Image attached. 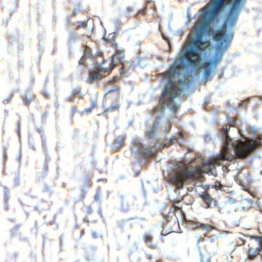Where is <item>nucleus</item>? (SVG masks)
Masks as SVG:
<instances>
[{
  "instance_id": "14",
  "label": "nucleus",
  "mask_w": 262,
  "mask_h": 262,
  "mask_svg": "<svg viewBox=\"0 0 262 262\" xmlns=\"http://www.w3.org/2000/svg\"><path fill=\"white\" fill-rule=\"evenodd\" d=\"M143 238L144 241L148 244L149 245V246L152 247V248H155L157 247V245L154 244L152 243V236L149 234H146L144 235Z\"/></svg>"
},
{
  "instance_id": "35",
  "label": "nucleus",
  "mask_w": 262,
  "mask_h": 262,
  "mask_svg": "<svg viewBox=\"0 0 262 262\" xmlns=\"http://www.w3.org/2000/svg\"><path fill=\"white\" fill-rule=\"evenodd\" d=\"M75 111H76L75 107H73L72 108V112H73V113H74V112H75Z\"/></svg>"
},
{
  "instance_id": "31",
  "label": "nucleus",
  "mask_w": 262,
  "mask_h": 262,
  "mask_svg": "<svg viewBox=\"0 0 262 262\" xmlns=\"http://www.w3.org/2000/svg\"><path fill=\"white\" fill-rule=\"evenodd\" d=\"M181 33H181H183V29H179V30L177 31L176 33Z\"/></svg>"
},
{
  "instance_id": "37",
  "label": "nucleus",
  "mask_w": 262,
  "mask_h": 262,
  "mask_svg": "<svg viewBox=\"0 0 262 262\" xmlns=\"http://www.w3.org/2000/svg\"><path fill=\"white\" fill-rule=\"evenodd\" d=\"M6 100L7 101V102H9L10 100V97H7L6 98Z\"/></svg>"
},
{
  "instance_id": "45",
  "label": "nucleus",
  "mask_w": 262,
  "mask_h": 262,
  "mask_svg": "<svg viewBox=\"0 0 262 262\" xmlns=\"http://www.w3.org/2000/svg\"><path fill=\"white\" fill-rule=\"evenodd\" d=\"M147 256H149V258H150V256L149 255H147Z\"/></svg>"
},
{
  "instance_id": "17",
  "label": "nucleus",
  "mask_w": 262,
  "mask_h": 262,
  "mask_svg": "<svg viewBox=\"0 0 262 262\" xmlns=\"http://www.w3.org/2000/svg\"><path fill=\"white\" fill-rule=\"evenodd\" d=\"M31 97L30 95L28 96L26 94H24L22 96L23 101L24 103L26 105H28L30 104L31 102Z\"/></svg>"
},
{
  "instance_id": "24",
  "label": "nucleus",
  "mask_w": 262,
  "mask_h": 262,
  "mask_svg": "<svg viewBox=\"0 0 262 262\" xmlns=\"http://www.w3.org/2000/svg\"><path fill=\"white\" fill-rule=\"evenodd\" d=\"M78 23H79V26L85 27V22L84 21H80Z\"/></svg>"
},
{
  "instance_id": "11",
  "label": "nucleus",
  "mask_w": 262,
  "mask_h": 262,
  "mask_svg": "<svg viewBox=\"0 0 262 262\" xmlns=\"http://www.w3.org/2000/svg\"><path fill=\"white\" fill-rule=\"evenodd\" d=\"M192 227L193 228H200L205 231L211 230L214 229V227L208 224H202L199 222H193L192 224Z\"/></svg>"
},
{
  "instance_id": "9",
  "label": "nucleus",
  "mask_w": 262,
  "mask_h": 262,
  "mask_svg": "<svg viewBox=\"0 0 262 262\" xmlns=\"http://www.w3.org/2000/svg\"><path fill=\"white\" fill-rule=\"evenodd\" d=\"M159 125L158 122H155L149 130L146 132V137L147 138H156L158 137V132L159 131Z\"/></svg>"
},
{
  "instance_id": "12",
  "label": "nucleus",
  "mask_w": 262,
  "mask_h": 262,
  "mask_svg": "<svg viewBox=\"0 0 262 262\" xmlns=\"http://www.w3.org/2000/svg\"><path fill=\"white\" fill-rule=\"evenodd\" d=\"M168 141L169 144H173L174 143H178L181 145L184 142L183 136L182 134L179 133L177 134L176 136L170 138Z\"/></svg>"
},
{
  "instance_id": "38",
  "label": "nucleus",
  "mask_w": 262,
  "mask_h": 262,
  "mask_svg": "<svg viewBox=\"0 0 262 262\" xmlns=\"http://www.w3.org/2000/svg\"><path fill=\"white\" fill-rule=\"evenodd\" d=\"M17 159H18V161H20V155H18V156H17Z\"/></svg>"
},
{
  "instance_id": "47",
  "label": "nucleus",
  "mask_w": 262,
  "mask_h": 262,
  "mask_svg": "<svg viewBox=\"0 0 262 262\" xmlns=\"http://www.w3.org/2000/svg\"><path fill=\"white\" fill-rule=\"evenodd\" d=\"M261 213H262V210H261Z\"/></svg>"
},
{
  "instance_id": "7",
  "label": "nucleus",
  "mask_w": 262,
  "mask_h": 262,
  "mask_svg": "<svg viewBox=\"0 0 262 262\" xmlns=\"http://www.w3.org/2000/svg\"><path fill=\"white\" fill-rule=\"evenodd\" d=\"M107 71L106 68L101 67L96 68L90 72L88 81L89 83H92L96 80H99L105 76L104 73Z\"/></svg>"
},
{
  "instance_id": "27",
  "label": "nucleus",
  "mask_w": 262,
  "mask_h": 262,
  "mask_svg": "<svg viewBox=\"0 0 262 262\" xmlns=\"http://www.w3.org/2000/svg\"><path fill=\"white\" fill-rule=\"evenodd\" d=\"M168 130V127H165V129H164V131H163V132H164V135H165L167 134V133Z\"/></svg>"
},
{
  "instance_id": "28",
  "label": "nucleus",
  "mask_w": 262,
  "mask_h": 262,
  "mask_svg": "<svg viewBox=\"0 0 262 262\" xmlns=\"http://www.w3.org/2000/svg\"><path fill=\"white\" fill-rule=\"evenodd\" d=\"M20 122H18V129H17V133L18 134H19V132H20Z\"/></svg>"
},
{
  "instance_id": "22",
  "label": "nucleus",
  "mask_w": 262,
  "mask_h": 262,
  "mask_svg": "<svg viewBox=\"0 0 262 262\" xmlns=\"http://www.w3.org/2000/svg\"><path fill=\"white\" fill-rule=\"evenodd\" d=\"M118 90V88L117 87L115 88H113V89H110L108 90L106 92V94H108V93L112 92L117 91Z\"/></svg>"
},
{
  "instance_id": "19",
  "label": "nucleus",
  "mask_w": 262,
  "mask_h": 262,
  "mask_svg": "<svg viewBox=\"0 0 262 262\" xmlns=\"http://www.w3.org/2000/svg\"><path fill=\"white\" fill-rule=\"evenodd\" d=\"M73 94L74 96H77L78 97H81L82 95V93H81L80 90L77 88L74 89L73 90Z\"/></svg>"
},
{
  "instance_id": "25",
  "label": "nucleus",
  "mask_w": 262,
  "mask_h": 262,
  "mask_svg": "<svg viewBox=\"0 0 262 262\" xmlns=\"http://www.w3.org/2000/svg\"><path fill=\"white\" fill-rule=\"evenodd\" d=\"M5 195L6 196L7 198L8 199V197H9V194H8V189H5Z\"/></svg>"
},
{
  "instance_id": "36",
  "label": "nucleus",
  "mask_w": 262,
  "mask_h": 262,
  "mask_svg": "<svg viewBox=\"0 0 262 262\" xmlns=\"http://www.w3.org/2000/svg\"><path fill=\"white\" fill-rule=\"evenodd\" d=\"M198 241L200 242H203L204 241V238H199Z\"/></svg>"
},
{
  "instance_id": "26",
  "label": "nucleus",
  "mask_w": 262,
  "mask_h": 262,
  "mask_svg": "<svg viewBox=\"0 0 262 262\" xmlns=\"http://www.w3.org/2000/svg\"><path fill=\"white\" fill-rule=\"evenodd\" d=\"M115 26L117 27L120 25V22L119 20H116L114 22Z\"/></svg>"
},
{
  "instance_id": "43",
  "label": "nucleus",
  "mask_w": 262,
  "mask_h": 262,
  "mask_svg": "<svg viewBox=\"0 0 262 262\" xmlns=\"http://www.w3.org/2000/svg\"><path fill=\"white\" fill-rule=\"evenodd\" d=\"M42 143L43 144H46V141L43 140V139L42 140Z\"/></svg>"
},
{
  "instance_id": "21",
  "label": "nucleus",
  "mask_w": 262,
  "mask_h": 262,
  "mask_svg": "<svg viewBox=\"0 0 262 262\" xmlns=\"http://www.w3.org/2000/svg\"><path fill=\"white\" fill-rule=\"evenodd\" d=\"M216 189H220L223 191H225V189H227V187L221 184H219V185H216Z\"/></svg>"
},
{
  "instance_id": "40",
  "label": "nucleus",
  "mask_w": 262,
  "mask_h": 262,
  "mask_svg": "<svg viewBox=\"0 0 262 262\" xmlns=\"http://www.w3.org/2000/svg\"><path fill=\"white\" fill-rule=\"evenodd\" d=\"M210 241H211V242H214V238H211Z\"/></svg>"
},
{
  "instance_id": "1",
  "label": "nucleus",
  "mask_w": 262,
  "mask_h": 262,
  "mask_svg": "<svg viewBox=\"0 0 262 262\" xmlns=\"http://www.w3.org/2000/svg\"><path fill=\"white\" fill-rule=\"evenodd\" d=\"M246 0H212L204 9L199 23L184 52L175 61L169 72L163 73L166 82L159 97L160 112L168 121L176 113L177 96L191 92L196 85L192 77L204 70L203 82L212 78L232 38L233 31Z\"/></svg>"
},
{
  "instance_id": "39",
  "label": "nucleus",
  "mask_w": 262,
  "mask_h": 262,
  "mask_svg": "<svg viewBox=\"0 0 262 262\" xmlns=\"http://www.w3.org/2000/svg\"><path fill=\"white\" fill-rule=\"evenodd\" d=\"M5 157H6V149L5 148Z\"/></svg>"
},
{
  "instance_id": "30",
  "label": "nucleus",
  "mask_w": 262,
  "mask_h": 262,
  "mask_svg": "<svg viewBox=\"0 0 262 262\" xmlns=\"http://www.w3.org/2000/svg\"><path fill=\"white\" fill-rule=\"evenodd\" d=\"M92 235L94 237H96L97 236L96 233L95 231H93L92 233Z\"/></svg>"
},
{
  "instance_id": "42",
  "label": "nucleus",
  "mask_w": 262,
  "mask_h": 262,
  "mask_svg": "<svg viewBox=\"0 0 262 262\" xmlns=\"http://www.w3.org/2000/svg\"><path fill=\"white\" fill-rule=\"evenodd\" d=\"M244 104V102H242V103H241V106H243Z\"/></svg>"
},
{
  "instance_id": "4",
  "label": "nucleus",
  "mask_w": 262,
  "mask_h": 262,
  "mask_svg": "<svg viewBox=\"0 0 262 262\" xmlns=\"http://www.w3.org/2000/svg\"><path fill=\"white\" fill-rule=\"evenodd\" d=\"M235 192L231 191L226 196V203L224 205L220 204L219 202L214 199L208 192L204 191L200 195L203 201V207L205 209H213L216 208L219 213H230L232 210L230 209V204L236 203Z\"/></svg>"
},
{
  "instance_id": "29",
  "label": "nucleus",
  "mask_w": 262,
  "mask_h": 262,
  "mask_svg": "<svg viewBox=\"0 0 262 262\" xmlns=\"http://www.w3.org/2000/svg\"><path fill=\"white\" fill-rule=\"evenodd\" d=\"M43 95H44V96L45 97H48V93H47V92L46 91L44 90L43 92Z\"/></svg>"
},
{
  "instance_id": "23",
  "label": "nucleus",
  "mask_w": 262,
  "mask_h": 262,
  "mask_svg": "<svg viewBox=\"0 0 262 262\" xmlns=\"http://www.w3.org/2000/svg\"><path fill=\"white\" fill-rule=\"evenodd\" d=\"M100 200V192H98L95 197V200L96 201H99Z\"/></svg>"
},
{
  "instance_id": "2",
  "label": "nucleus",
  "mask_w": 262,
  "mask_h": 262,
  "mask_svg": "<svg viewBox=\"0 0 262 262\" xmlns=\"http://www.w3.org/2000/svg\"><path fill=\"white\" fill-rule=\"evenodd\" d=\"M246 0H212L204 9L199 23L184 52L175 61L169 72L163 73L166 82L159 97L160 112L168 121L176 113L177 96L191 92L196 85L192 77L204 70L203 82L212 78L232 38L233 31Z\"/></svg>"
},
{
  "instance_id": "16",
  "label": "nucleus",
  "mask_w": 262,
  "mask_h": 262,
  "mask_svg": "<svg viewBox=\"0 0 262 262\" xmlns=\"http://www.w3.org/2000/svg\"><path fill=\"white\" fill-rule=\"evenodd\" d=\"M96 105V99H94L92 101V105L91 107L86 108L85 110L83 111V113L88 114L91 112L92 110H93Z\"/></svg>"
},
{
  "instance_id": "15",
  "label": "nucleus",
  "mask_w": 262,
  "mask_h": 262,
  "mask_svg": "<svg viewBox=\"0 0 262 262\" xmlns=\"http://www.w3.org/2000/svg\"><path fill=\"white\" fill-rule=\"evenodd\" d=\"M120 198L121 200V209L122 211H126L128 209H129V206L128 203L126 202L125 196L124 195H120Z\"/></svg>"
},
{
  "instance_id": "8",
  "label": "nucleus",
  "mask_w": 262,
  "mask_h": 262,
  "mask_svg": "<svg viewBox=\"0 0 262 262\" xmlns=\"http://www.w3.org/2000/svg\"><path fill=\"white\" fill-rule=\"evenodd\" d=\"M252 238L255 239L258 247L256 248L250 247L248 249L247 254L248 258L250 260L253 259L262 250V236H253Z\"/></svg>"
},
{
  "instance_id": "10",
  "label": "nucleus",
  "mask_w": 262,
  "mask_h": 262,
  "mask_svg": "<svg viewBox=\"0 0 262 262\" xmlns=\"http://www.w3.org/2000/svg\"><path fill=\"white\" fill-rule=\"evenodd\" d=\"M93 54H92L91 49L88 47H85L84 51H83V55L82 57L79 60V65L83 66L85 67V60L87 58H90L93 57Z\"/></svg>"
},
{
  "instance_id": "18",
  "label": "nucleus",
  "mask_w": 262,
  "mask_h": 262,
  "mask_svg": "<svg viewBox=\"0 0 262 262\" xmlns=\"http://www.w3.org/2000/svg\"><path fill=\"white\" fill-rule=\"evenodd\" d=\"M76 39V36L74 33H71L69 35V41L70 44L73 43Z\"/></svg>"
},
{
  "instance_id": "44",
  "label": "nucleus",
  "mask_w": 262,
  "mask_h": 262,
  "mask_svg": "<svg viewBox=\"0 0 262 262\" xmlns=\"http://www.w3.org/2000/svg\"><path fill=\"white\" fill-rule=\"evenodd\" d=\"M208 101V100L207 99H205V103L207 102Z\"/></svg>"
},
{
  "instance_id": "20",
  "label": "nucleus",
  "mask_w": 262,
  "mask_h": 262,
  "mask_svg": "<svg viewBox=\"0 0 262 262\" xmlns=\"http://www.w3.org/2000/svg\"><path fill=\"white\" fill-rule=\"evenodd\" d=\"M119 108V105L118 104H115L113 105H111L108 107L106 109V111L108 110H118Z\"/></svg>"
},
{
  "instance_id": "46",
  "label": "nucleus",
  "mask_w": 262,
  "mask_h": 262,
  "mask_svg": "<svg viewBox=\"0 0 262 262\" xmlns=\"http://www.w3.org/2000/svg\"><path fill=\"white\" fill-rule=\"evenodd\" d=\"M260 256H261V258L262 259V255H260Z\"/></svg>"
},
{
  "instance_id": "32",
  "label": "nucleus",
  "mask_w": 262,
  "mask_h": 262,
  "mask_svg": "<svg viewBox=\"0 0 262 262\" xmlns=\"http://www.w3.org/2000/svg\"><path fill=\"white\" fill-rule=\"evenodd\" d=\"M229 123L231 124H233L234 123H235V121L234 120H230L229 121Z\"/></svg>"
},
{
  "instance_id": "13",
  "label": "nucleus",
  "mask_w": 262,
  "mask_h": 262,
  "mask_svg": "<svg viewBox=\"0 0 262 262\" xmlns=\"http://www.w3.org/2000/svg\"><path fill=\"white\" fill-rule=\"evenodd\" d=\"M124 139L125 137L124 135L118 136L115 140L116 145L114 146L113 148L115 150H118L122 145Z\"/></svg>"
},
{
  "instance_id": "33",
  "label": "nucleus",
  "mask_w": 262,
  "mask_h": 262,
  "mask_svg": "<svg viewBox=\"0 0 262 262\" xmlns=\"http://www.w3.org/2000/svg\"><path fill=\"white\" fill-rule=\"evenodd\" d=\"M132 8H131V7H128V8H127V10L128 11V15H130V14H129V12H130V11H131V10H132Z\"/></svg>"
},
{
  "instance_id": "34",
  "label": "nucleus",
  "mask_w": 262,
  "mask_h": 262,
  "mask_svg": "<svg viewBox=\"0 0 262 262\" xmlns=\"http://www.w3.org/2000/svg\"><path fill=\"white\" fill-rule=\"evenodd\" d=\"M69 98H70L71 100H74V96H72V95L70 96H69Z\"/></svg>"
},
{
  "instance_id": "3",
  "label": "nucleus",
  "mask_w": 262,
  "mask_h": 262,
  "mask_svg": "<svg viewBox=\"0 0 262 262\" xmlns=\"http://www.w3.org/2000/svg\"><path fill=\"white\" fill-rule=\"evenodd\" d=\"M229 129V127L226 126L223 127L221 132L224 143L223 150L214 160H203L201 165L190 169L182 163H173L168 174V180L175 186L176 193H179V189L183 188L189 180L198 179L202 173L216 176L215 164H227L225 162L247 157L256 148L262 145V132L257 127L248 126L247 130L250 136L249 138L244 137L238 130L243 139L234 142H231L232 139L228 134Z\"/></svg>"
},
{
  "instance_id": "6",
  "label": "nucleus",
  "mask_w": 262,
  "mask_h": 262,
  "mask_svg": "<svg viewBox=\"0 0 262 262\" xmlns=\"http://www.w3.org/2000/svg\"><path fill=\"white\" fill-rule=\"evenodd\" d=\"M115 33L116 31L113 32V33H110L108 35L107 37L104 38L106 41L112 42V46L116 48L118 53L117 54L114 55L112 57L111 62V66L112 68L115 67L117 63V62L120 61L119 60H118V59L121 57V54L123 53V51L122 50L117 49L118 45L114 40Z\"/></svg>"
},
{
  "instance_id": "41",
  "label": "nucleus",
  "mask_w": 262,
  "mask_h": 262,
  "mask_svg": "<svg viewBox=\"0 0 262 262\" xmlns=\"http://www.w3.org/2000/svg\"><path fill=\"white\" fill-rule=\"evenodd\" d=\"M187 16L188 17V18L190 17V16L188 14V13H187Z\"/></svg>"
},
{
  "instance_id": "5",
  "label": "nucleus",
  "mask_w": 262,
  "mask_h": 262,
  "mask_svg": "<svg viewBox=\"0 0 262 262\" xmlns=\"http://www.w3.org/2000/svg\"><path fill=\"white\" fill-rule=\"evenodd\" d=\"M161 146L163 147L167 146V144L158 142L155 144L153 148H148L146 145L142 144L141 139L135 136L133 138V142L130 146V149L136 154L141 155L147 157H153L155 154L156 150H160Z\"/></svg>"
}]
</instances>
